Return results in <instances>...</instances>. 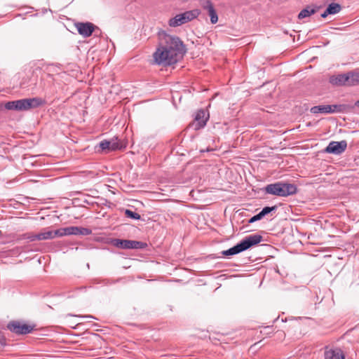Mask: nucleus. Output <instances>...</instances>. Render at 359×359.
I'll return each instance as SVG.
<instances>
[{"mask_svg":"<svg viewBox=\"0 0 359 359\" xmlns=\"http://www.w3.org/2000/svg\"><path fill=\"white\" fill-rule=\"evenodd\" d=\"M165 45L161 46L154 53V59L158 65H170L177 62L186 52L182 41L177 36L164 34Z\"/></svg>","mask_w":359,"mask_h":359,"instance_id":"nucleus-1","label":"nucleus"},{"mask_svg":"<svg viewBox=\"0 0 359 359\" xmlns=\"http://www.w3.org/2000/svg\"><path fill=\"white\" fill-rule=\"evenodd\" d=\"M262 239V236L259 234H252L245 237L243 241L235 246L222 252L224 256H231L245 251L252 246L258 244Z\"/></svg>","mask_w":359,"mask_h":359,"instance_id":"nucleus-2","label":"nucleus"},{"mask_svg":"<svg viewBox=\"0 0 359 359\" xmlns=\"http://www.w3.org/2000/svg\"><path fill=\"white\" fill-rule=\"evenodd\" d=\"M44 101L39 97L21 99L15 101L8 102L5 107L8 110L27 111L30 109L36 108L44 104Z\"/></svg>","mask_w":359,"mask_h":359,"instance_id":"nucleus-3","label":"nucleus"},{"mask_svg":"<svg viewBox=\"0 0 359 359\" xmlns=\"http://www.w3.org/2000/svg\"><path fill=\"white\" fill-rule=\"evenodd\" d=\"M265 192L269 194L281 197H287L297 193V187L293 184L276 182L268 184L264 188Z\"/></svg>","mask_w":359,"mask_h":359,"instance_id":"nucleus-4","label":"nucleus"},{"mask_svg":"<svg viewBox=\"0 0 359 359\" xmlns=\"http://www.w3.org/2000/svg\"><path fill=\"white\" fill-rule=\"evenodd\" d=\"M111 243L121 249H144L147 245V243L140 241L118 238L112 239Z\"/></svg>","mask_w":359,"mask_h":359,"instance_id":"nucleus-5","label":"nucleus"},{"mask_svg":"<svg viewBox=\"0 0 359 359\" xmlns=\"http://www.w3.org/2000/svg\"><path fill=\"white\" fill-rule=\"evenodd\" d=\"M7 328L12 332L18 334H26L32 332L33 327L22 324L18 321H11L7 325Z\"/></svg>","mask_w":359,"mask_h":359,"instance_id":"nucleus-6","label":"nucleus"},{"mask_svg":"<svg viewBox=\"0 0 359 359\" xmlns=\"http://www.w3.org/2000/svg\"><path fill=\"white\" fill-rule=\"evenodd\" d=\"M347 148V142L346 140L340 142L332 141L329 143L324 151L327 154H333L339 155L342 154Z\"/></svg>","mask_w":359,"mask_h":359,"instance_id":"nucleus-7","label":"nucleus"},{"mask_svg":"<svg viewBox=\"0 0 359 359\" xmlns=\"http://www.w3.org/2000/svg\"><path fill=\"white\" fill-rule=\"evenodd\" d=\"M79 34L83 37L91 36L95 26L91 22H78L75 25Z\"/></svg>","mask_w":359,"mask_h":359,"instance_id":"nucleus-8","label":"nucleus"},{"mask_svg":"<svg viewBox=\"0 0 359 359\" xmlns=\"http://www.w3.org/2000/svg\"><path fill=\"white\" fill-rule=\"evenodd\" d=\"M208 118V116H206L205 111L199 110L196 115L194 122L191 126L193 127L194 130H199L205 126Z\"/></svg>","mask_w":359,"mask_h":359,"instance_id":"nucleus-9","label":"nucleus"},{"mask_svg":"<svg viewBox=\"0 0 359 359\" xmlns=\"http://www.w3.org/2000/svg\"><path fill=\"white\" fill-rule=\"evenodd\" d=\"M201 5L203 8L207 11L208 14L210 16L211 23L216 24L218 21V15L212 4L210 1H207L205 3H202Z\"/></svg>","mask_w":359,"mask_h":359,"instance_id":"nucleus-10","label":"nucleus"},{"mask_svg":"<svg viewBox=\"0 0 359 359\" xmlns=\"http://www.w3.org/2000/svg\"><path fill=\"white\" fill-rule=\"evenodd\" d=\"M325 359H345V355L341 349L331 348L325 351Z\"/></svg>","mask_w":359,"mask_h":359,"instance_id":"nucleus-11","label":"nucleus"},{"mask_svg":"<svg viewBox=\"0 0 359 359\" xmlns=\"http://www.w3.org/2000/svg\"><path fill=\"white\" fill-rule=\"evenodd\" d=\"M330 82L334 86H348V74L332 76L330 78Z\"/></svg>","mask_w":359,"mask_h":359,"instance_id":"nucleus-12","label":"nucleus"},{"mask_svg":"<svg viewBox=\"0 0 359 359\" xmlns=\"http://www.w3.org/2000/svg\"><path fill=\"white\" fill-rule=\"evenodd\" d=\"M100 147L102 150H116L120 148L119 143L117 140H104L100 143Z\"/></svg>","mask_w":359,"mask_h":359,"instance_id":"nucleus-13","label":"nucleus"},{"mask_svg":"<svg viewBox=\"0 0 359 359\" xmlns=\"http://www.w3.org/2000/svg\"><path fill=\"white\" fill-rule=\"evenodd\" d=\"M341 11V6L337 3L330 4L323 13L321 14V17L325 18L328 15H334L338 13Z\"/></svg>","mask_w":359,"mask_h":359,"instance_id":"nucleus-14","label":"nucleus"},{"mask_svg":"<svg viewBox=\"0 0 359 359\" xmlns=\"http://www.w3.org/2000/svg\"><path fill=\"white\" fill-rule=\"evenodd\" d=\"M187 23L183 13L178 14L169 20L168 24L170 27H175Z\"/></svg>","mask_w":359,"mask_h":359,"instance_id":"nucleus-15","label":"nucleus"},{"mask_svg":"<svg viewBox=\"0 0 359 359\" xmlns=\"http://www.w3.org/2000/svg\"><path fill=\"white\" fill-rule=\"evenodd\" d=\"M76 226H68L55 230V234H57V236L59 237L69 235H76Z\"/></svg>","mask_w":359,"mask_h":359,"instance_id":"nucleus-16","label":"nucleus"},{"mask_svg":"<svg viewBox=\"0 0 359 359\" xmlns=\"http://www.w3.org/2000/svg\"><path fill=\"white\" fill-rule=\"evenodd\" d=\"M348 76V86L359 85V69L347 73Z\"/></svg>","mask_w":359,"mask_h":359,"instance_id":"nucleus-17","label":"nucleus"},{"mask_svg":"<svg viewBox=\"0 0 359 359\" xmlns=\"http://www.w3.org/2000/svg\"><path fill=\"white\" fill-rule=\"evenodd\" d=\"M331 108L330 105H318L311 108V112L313 114H330Z\"/></svg>","mask_w":359,"mask_h":359,"instance_id":"nucleus-18","label":"nucleus"},{"mask_svg":"<svg viewBox=\"0 0 359 359\" xmlns=\"http://www.w3.org/2000/svg\"><path fill=\"white\" fill-rule=\"evenodd\" d=\"M185 20L187 22H190L198 17L201 14V11L199 9H194L191 11H188L183 13Z\"/></svg>","mask_w":359,"mask_h":359,"instance_id":"nucleus-19","label":"nucleus"},{"mask_svg":"<svg viewBox=\"0 0 359 359\" xmlns=\"http://www.w3.org/2000/svg\"><path fill=\"white\" fill-rule=\"evenodd\" d=\"M56 236L55 231H46L38 233V241L52 239Z\"/></svg>","mask_w":359,"mask_h":359,"instance_id":"nucleus-20","label":"nucleus"},{"mask_svg":"<svg viewBox=\"0 0 359 359\" xmlns=\"http://www.w3.org/2000/svg\"><path fill=\"white\" fill-rule=\"evenodd\" d=\"M317 11L316 8H311L309 6L301 11L298 15L299 19H303L316 13Z\"/></svg>","mask_w":359,"mask_h":359,"instance_id":"nucleus-21","label":"nucleus"},{"mask_svg":"<svg viewBox=\"0 0 359 359\" xmlns=\"http://www.w3.org/2000/svg\"><path fill=\"white\" fill-rule=\"evenodd\" d=\"M76 235L88 236L91 234L92 231L88 228L76 226Z\"/></svg>","mask_w":359,"mask_h":359,"instance_id":"nucleus-22","label":"nucleus"},{"mask_svg":"<svg viewBox=\"0 0 359 359\" xmlns=\"http://www.w3.org/2000/svg\"><path fill=\"white\" fill-rule=\"evenodd\" d=\"M125 214L128 217H130L131 219L138 220V219H140V218H141V216L138 213L133 212L130 210H128V209L126 210Z\"/></svg>","mask_w":359,"mask_h":359,"instance_id":"nucleus-23","label":"nucleus"},{"mask_svg":"<svg viewBox=\"0 0 359 359\" xmlns=\"http://www.w3.org/2000/svg\"><path fill=\"white\" fill-rule=\"evenodd\" d=\"M276 210V206H273V207H264L260 212L259 213L262 215V217H264L265 215H266L267 214L270 213L271 212L273 211V210Z\"/></svg>","mask_w":359,"mask_h":359,"instance_id":"nucleus-24","label":"nucleus"},{"mask_svg":"<svg viewBox=\"0 0 359 359\" xmlns=\"http://www.w3.org/2000/svg\"><path fill=\"white\" fill-rule=\"evenodd\" d=\"M330 107L331 108L330 114L335 113V112H340L344 109L343 105L333 104V105H330Z\"/></svg>","mask_w":359,"mask_h":359,"instance_id":"nucleus-25","label":"nucleus"},{"mask_svg":"<svg viewBox=\"0 0 359 359\" xmlns=\"http://www.w3.org/2000/svg\"><path fill=\"white\" fill-rule=\"evenodd\" d=\"M25 238L28 239L29 241H34L38 240V233L34 234V233H26L24 236Z\"/></svg>","mask_w":359,"mask_h":359,"instance_id":"nucleus-26","label":"nucleus"},{"mask_svg":"<svg viewBox=\"0 0 359 359\" xmlns=\"http://www.w3.org/2000/svg\"><path fill=\"white\" fill-rule=\"evenodd\" d=\"M262 217H263L262 215L259 212L256 215H255L252 217H251L250 219V220H249V222L250 223L255 222L256 221H258V220L261 219Z\"/></svg>","mask_w":359,"mask_h":359,"instance_id":"nucleus-27","label":"nucleus"},{"mask_svg":"<svg viewBox=\"0 0 359 359\" xmlns=\"http://www.w3.org/2000/svg\"><path fill=\"white\" fill-rule=\"evenodd\" d=\"M72 316H72V315H71V314H67V315L66 316V318H69V317H72ZM76 316V317H78V318H91V316Z\"/></svg>","mask_w":359,"mask_h":359,"instance_id":"nucleus-28","label":"nucleus"},{"mask_svg":"<svg viewBox=\"0 0 359 359\" xmlns=\"http://www.w3.org/2000/svg\"><path fill=\"white\" fill-rule=\"evenodd\" d=\"M355 105L358 107H359V100L355 102Z\"/></svg>","mask_w":359,"mask_h":359,"instance_id":"nucleus-29","label":"nucleus"},{"mask_svg":"<svg viewBox=\"0 0 359 359\" xmlns=\"http://www.w3.org/2000/svg\"><path fill=\"white\" fill-rule=\"evenodd\" d=\"M4 341H5V339H3V341H1V344H3Z\"/></svg>","mask_w":359,"mask_h":359,"instance_id":"nucleus-30","label":"nucleus"},{"mask_svg":"<svg viewBox=\"0 0 359 359\" xmlns=\"http://www.w3.org/2000/svg\"><path fill=\"white\" fill-rule=\"evenodd\" d=\"M4 341H5V339H3V341H1V344H3Z\"/></svg>","mask_w":359,"mask_h":359,"instance_id":"nucleus-31","label":"nucleus"},{"mask_svg":"<svg viewBox=\"0 0 359 359\" xmlns=\"http://www.w3.org/2000/svg\"><path fill=\"white\" fill-rule=\"evenodd\" d=\"M4 341H5V339H3V341H1V344H3Z\"/></svg>","mask_w":359,"mask_h":359,"instance_id":"nucleus-32","label":"nucleus"}]
</instances>
